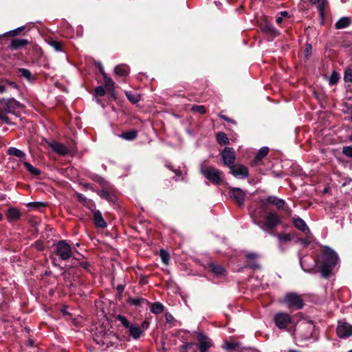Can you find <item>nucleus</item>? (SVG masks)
I'll list each match as a JSON object with an SVG mask.
<instances>
[{
    "instance_id": "1",
    "label": "nucleus",
    "mask_w": 352,
    "mask_h": 352,
    "mask_svg": "<svg viewBox=\"0 0 352 352\" xmlns=\"http://www.w3.org/2000/svg\"><path fill=\"white\" fill-rule=\"evenodd\" d=\"M271 204L280 209L283 208L285 201L274 196H269L265 199H261L259 207L252 212L254 223L264 230H272L281 222L280 216L272 212L270 207Z\"/></svg>"
},
{
    "instance_id": "2",
    "label": "nucleus",
    "mask_w": 352,
    "mask_h": 352,
    "mask_svg": "<svg viewBox=\"0 0 352 352\" xmlns=\"http://www.w3.org/2000/svg\"><path fill=\"white\" fill-rule=\"evenodd\" d=\"M322 258L320 272L323 278H328L338 263V256L331 248L324 246L322 251Z\"/></svg>"
},
{
    "instance_id": "3",
    "label": "nucleus",
    "mask_w": 352,
    "mask_h": 352,
    "mask_svg": "<svg viewBox=\"0 0 352 352\" xmlns=\"http://www.w3.org/2000/svg\"><path fill=\"white\" fill-rule=\"evenodd\" d=\"M1 109H0V120L6 123L10 124V120L8 113L18 116V111L24 108V105L13 98H2L0 100Z\"/></svg>"
},
{
    "instance_id": "4",
    "label": "nucleus",
    "mask_w": 352,
    "mask_h": 352,
    "mask_svg": "<svg viewBox=\"0 0 352 352\" xmlns=\"http://www.w3.org/2000/svg\"><path fill=\"white\" fill-rule=\"evenodd\" d=\"M200 171L205 178L208 179L211 183L214 185H219L222 182L223 173L220 170L212 167L207 166L201 164Z\"/></svg>"
},
{
    "instance_id": "5",
    "label": "nucleus",
    "mask_w": 352,
    "mask_h": 352,
    "mask_svg": "<svg viewBox=\"0 0 352 352\" xmlns=\"http://www.w3.org/2000/svg\"><path fill=\"white\" fill-rule=\"evenodd\" d=\"M54 251L56 256L63 261H67L72 256L71 245L65 240L58 241L54 245Z\"/></svg>"
},
{
    "instance_id": "6",
    "label": "nucleus",
    "mask_w": 352,
    "mask_h": 352,
    "mask_svg": "<svg viewBox=\"0 0 352 352\" xmlns=\"http://www.w3.org/2000/svg\"><path fill=\"white\" fill-rule=\"evenodd\" d=\"M228 196L238 206L241 207L244 206L247 194L245 190L240 188L230 187L228 189Z\"/></svg>"
},
{
    "instance_id": "7",
    "label": "nucleus",
    "mask_w": 352,
    "mask_h": 352,
    "mask_svg": "<svg viewBox=\"0 0 352 352\" xmlns=\"http://www.w3.org/2000/svg\"><path fill=\"white\" fill-rule=\"evenodd\" d=\"M304 234L305 236V238H302L295 232H287V241H292L295 243H300L303 247L307 248L314 241L315 239L310 230L309 233Z\"/></svg>"
},
{
    "instance_id": "8",
    "label": "nucleus",
    "mask_w": 352,
    "mask_h": 352,
    "mask_svg": "<svg viewBox=\"0 0 352 352\" xmlns=\"http://www.w3.org/2000/svg\"><path fill=\"white\" fill-rule=\"evenodd\" d=\"M305 305L300 295L296 293H287V307L296 310L301 309Z\"/></svg>"
},
{
    "instance_id": "9",
    "label": "nucleus",
    "mask_w": 352,
    "mask_h": 352,
    "mask_svg": "<svg viewBox=\"0 0 352 352\" xmlns=\"http://www.w3.org/2000/svg\"><path fill=\"white\" fill-rule=\"evenodd\" d=\"M230 173L238 179H245L249 175L248 168L242 164H233L230 167Z\"/></svg>"
},
{
    "instance_id": "10",
    "label": "nucleus",
    "mask_w": 352,
    "mask_h": 352,
    "mask_svg": "<svg viewBox=\"0 0 352 352\" xmlns=\"http://www.w3.org/2000/svg\"><path fill=\"white\" fill-rule=\"evenodd\" d=\"M337 336L340 338H346L352 336V325L347 322H338L336 328Z\"/></svg>"
},
{
    "instance_id": "11",
    "label": "nucleus",
    "mask_w": 352,
    "mask_h": 352,
    "mask_svg": "<svg viewBox=\"0 0 352 352\" xmlns=\"http://www.w3.org/2000/svg\"><path fill=\"white\" fill-rule=\"evenodd\" d=\"M221 157L224 164L229 168L232 166L235 160V152L232 148L226 147L221 152Z\"/></svg>"
},
{
    "instance_id": "12",
    "label": "nucleus",
    "mask_w": 352,
    "mask_h": 352,
    "mask_svg": "<svg viewBox=\"0 0 352 352\" xmlns=\"http://www.w3.org/2000/svg\"><path fill=\"white\" fill-rule=\"evenodd\" d=\"M197 340L199 343L197 348H199L200 352H206L212 346L211 340L201 332L198 333Z\"/></svg>"
},
{
    "instance_id": "13",
    "label": "nucleus",
    "mask_w": 352,
    "mask_h": 352,
    "mask_svg": "<svg viewBox=\"0 0 352 352\" xmlns=\"http://www.w3.org/2000/svg\"><path fill=\"white\" fill-rule=\"evenodd\" d=\"M49 146L57 154L61 156H65L71 153V151L65 144L57 142H52L49 143Z\"/></svg>"
},
{
    "instance_id": "14",
    "label": "nucleus",
    "mask_w": 352,
    "mask_h": 352,
    "mask_svg": "<svg viewBox=\"0 0 352 352\" xmlns=\"http://www.w3.org/2000/svg\"><path fill=\"white\" fill-rule=\"evenodd\" d=\"M292 224L295 228L298 229L302 233L309 232L310 229L309 228L305 221L298 217L295 216L292 217Z\"/></svg>"
},
{
    "instance_id": "15",
    "label": "nucleus",
    "mask_w": 352,
    "mask_h": 352,
    "mask_svg": "<svg viewBox=\"0 0 352 352\" xmlns=\"http://www.w3.org/2000/svg\"><path fill=\"white\" fill-rule=\"evenodd\" d=\"M30 43L28 39L25 38H14L11 41L9 47L12 50H20Z\"/></svg>"
},
{
    "instance_id": "16",
    "label": "nucleus",
    "mask_w": 352,
    "mask_h": 352,
    "mask_svg": "<svg viewBox=\"0 0 352 352\" xmlns=\"http://www.w3.org/2000/svg\"><path fill=\"white\" fill-rule=\"evenodd\" d=\"M94 224L98 228H104L107 227V223L102 218V213L100 210H94L93 212Z\"/></svg>"
},
{
    "instance_id": "17",
    "label": "nucleus",
    "mask_w": 352,
    "mask_h": 352,
    "mask_svg": "<svg viewBox=\"0 0 352 352\" xmlns=\"http://www.w3.org/2000/svg\"><path fill=\"white\" fill-rule=\"evenodd\" d=\"M128 329L129 335L135 340L140 338L143 333L141 328L136 324H131Z\"/></svg>"
},
{
    "instance_id": "18",
    "label": "nucleus",
    "mask_w": 352,
    "mask_h": 352,
    "mask_svg": "<svg viewBox=\"0 0 352 352\" xmlns=\"http://www.w3.org/2000/svg\"><path fill=\"white\" fill-rule=\"evenodd\" d=\"M274 322L280 329H286V314L278 313L274 316Z\"/></svg>"
},
{
    "instance_id": "19",
    "label": "nucleus",
    "mask_w": 352,
    "mask_h": 352,
    "mask_svg": "<svg viewBox=\"0 0 352 352\" xmlns=\"http://www.w3.org/2000/svg\"><path fill=\"white\" fill-rule=\"evenodd\" d=\"M17 73L20 77L26 79L29 82H33L36 78L35 75H33L28 69L18 68Z\"/></svg>"
},
{
    "instance_id": "20",
    "label": "nucleus",
    "mask_w": 352,
    "mask_h": 352,
    "mask_svg": "<svg viewBox=\"0 0 352 352\" xmlns=\"http://www.w3.org/2000/svg\"><path fill=\"white\" fill-rule=\"evenodd\" d=\"M21 213L20 211L15 208H11L7 212V219L8 221H14L21 217Z\"/></svg>"
},
{
    "instance_id": "21",
    "label": "nucleus",
    "mask_w": 352,
    "mask_h": 352,
    "mask_svg": "<svg viewBox=\"0 0 352 352\" xmlns=\"http://www.w3.org/2000/svg\"><path fill=\"white\" fill-rule=\"evenodd\" d=\"M351 21L350 18L343 16L340 18L335 24V28L337 30L344 29L350 25Z\"/></svg>"
},
{
    "instance_id": "22",
    "label": "nucleus",
    "mask_w": 352,
    "mask_h": 352,
    "mask_svg": "<svg viewBox=\"0 0 352 352\" xmlns=\"http://www.w3.org/2000/svg\"><path fill=\"white\" fill-rule=\"evenodd\" d=\"M197 345L192 342H184L179 346V352H196Z\"/></svg>"
},
{
    "instance_id": "23",
    "label": "nucleus",
    "mask_w": 352,
    "mask_h": 352,
    "mask_svg": "<svg viewBox=\"0 0 352 352\" xmlns=\"http://www.w3.org/2000/svg\"><path fill=\"white\" fill-rule=\"evenodd\" d=\"M98 195L110 203H113L116 200V197L107 190H101L98 191Z\"/></svg>"
},
{
    "instance_id": "24",
    "label": "nucleus",
    "mask_w": 352,
    "mask_h": 352,
    "mask_svg": "<svg viewBox=\"0 0 352 352\" xmlns=\"http://www.w3.org/2000/svg\"><path fill=\"white\" fill-rule=\"evenodd\" d=\"M114 72L116 74L120 76H125L129 73L128 67L125 65H118L115 67Z\"/></svg>"
},
{
    "instance_id": "25",
    "label": "nucleus",
    "mask_w": 352,
    "mask_h": 352,
    "mask_svg": "<svg viewBox=\"0 0 352 352\" xmlns=\"http://www.w3.org/2000/svg\"><path fill=\"white\" fill-rule=\"evenodd\" d=\"M23 165L27 170L33 175L38 176L41 174V170L33 166L31 164L28 162H24Z\"/></svg>"
},
{
    "instance_id": "26",
    "label": "nucleus",
    "mask_w": 352,
    "mask_h": 352,
    "mask_svg": "<svg viewBox=\"0 0 352 352\" xmlns=\"http://www.w3.org/2000/svg\"><path fill=\"white\" fill-rule=\"evenodd\" d=\"M216 138L217 142L220 145H226L229 143V140L227 137V135L223 132H219L216 135Z\"/></svg>"
},
{
    "instance_id": "27",
    "label": "nucleus",
    "mask_w": 352,
    "mask_h": 352,
    "mask_svg": "<svg viewBox=\"0 0 352 352\" xmlns=\"http://www.w3.org/2000/svg\"><path fill=\"white\" fill-rule=\"evenodd\" d=\"M128 302L130 305H134V306H142L144 303L146 305L148 304V302L143 298H130L128 300Z\"/></svg>"
},
{
    "instance_id": "28",
    "label": "nucleus",
    "mask_w": 352,
    "mask_h": 352,
    "mask_svg": "<svg viewBox=\"0 0 352 352\" xmlns=\"http://www.w3.org/2000/svg\"><path fill=\"white\" fill-rule=\"evenodd\" d=\"M120 136L126 140L131 141L135 140L137 138L138 132L135 130L127 131L122 133Z\"/></svg>"
},
{
    "instance_id": "29",
    "label": "nucleus",
    "mask_w": 352,
    "mask_h": 352,
    "mask_svg": "<svg viewBox=\"0 0 352 352\" xmlns=\"http://www.w3.org/2000/svg\"><path fill=\"white\" fill-rule=\"evenodd\" d=\"M163 311H164V305L162 303H160L159 302H156L151 305V311L153 314H159L162 313Z\"/></svg>"
},
{
    "instance_id": "30",
    "label": "nucleus",
    "mask_w": 352,
    "mask_h": 352,
    "mask_svg": "<svg viewBox=\"0 0 352 352\" xmlns=\"http://www.w3.org/2000/svg\"><path fill=\"white\" fill-rule=\"evenodd\" d=\"M269 153V148L267 146L262 147L255 156V161L259 162L263 159Z\"/></svg>"
},
{
    "instance_id": "31",
    "label": "nucleus",
    "mask_w": 352,
    "mask_h": 352,
    "mask_svg": "<svg viewBox=\"0 0 352 352\" xmlns=\"http://www.w3.org/2000/svg\"><path fill=\"white\" fill-rule=\"evenodd\" d=\"M8 154L10 155L16 156L19 158H23L25 157V154L22 151L15 148V147H10L8 150Z\"/></svg>"
},
{
    "instance_id": "32",
    "label": "nucleus",
    "mask_w": 352,
    "mask_h": 352,
    "mask_svg": "<svg viewBox=\"0 0 352 352\" xmlns=\"http://www.w3.org/2000/svg\"><path fill=\"white\" fill-rule=\"evenodd\" d=\"M210 269L212 273L217 275H221L224 272V268L221 265L214 263L210 265Z\"/></svg>"
},
{
    "instance_id": "33",
    "label": "nucleus",
    "mask_w": 352,
    "mask_h": 352,
    "mask_svg": "<svg viewBox=\"0 0 352 352\" xmlns=\"http://www.w3.org/2000/svg\"><path fill=\"white\" fill-rule=\"evenodd\" d=\"M126 96L129 101L132 103H137L140 100V96L138 94H133L131 91H126Z\"/></svg>"
},
{
    "instance_id": "34",
    "label": "nucleus",
    "mask_w": 352,
    "mask_h": 352,
    "mask_svg": "<svg viewBox=\"0 0 352 352\" xmlns=\"http://www.w3.org/2000/svg\"><path fill=\"white\" fill-rule=\"evenodd\" d=\"M278 239V243L280 249L284 250V245L286 243V234L280 233L276 235Z\"/></svg>"
},
{
    "instance_id": "35",
    "label": "nucleus",
    "mask_w": 352,
    "mask_h": 352,
    "mask_svg": "<svg viewBox=\"0 0 352 352\" xmlns=\"http://www.w3.org/2000/svg\"><path fill=\"white\" fill-rule=\"evenodd\" d=\"M263 30L267 34H270L272 37H275L278 35L277 30L272 25L267 24Z\"/></svg>"
},
{
    "instance_id": "36",
    "label": "nucleus",
    "mask_w": 352,
    "mask_h": 352,
    "mask_svg": "<svg viewBox=\"0 0 352 352\" xmlns=\"http://www.w3.org/2000/svg\"><path fill=\"white\" fill-rule=\"evenodd\" d=\"M340 79V75L338 72L333 71L329 77V85H335L338 83Z\"/></svg>"
},
{
    "instance_id": "37",
    "label": "nucleus",
    "mask_w": 352,
    "mask_h": 352,
    "mask_svg": "<svg viewBox=\"0 0 352 352\" xmlns=\"http://www.w3.org/2000/svg\"><path fill=\"white\" fill-rule=\"evenodd\" d=\"M104 87L109 91H111L114 89V82L107 76H104Z\"/></svg>"
},
{
    "instance_id": "38",
    "label": "nucleus",
    "mask_w": 352,
    "mask_h": 352,
    "mask_svg": "<svg viewBox=\"0 0 352 352\" xmlns=\"http://www.w3.org/2000/svg\"><path fill=\"white\" fill-rule=\"evenodd\" d=\"M49 44L52 46L56 51L60 52L62 51V43L56 40H51L49 41Z\"/></svg>"
},
{
    "instance_id": "39",
    "label": "nucleus",
    "mask_w": 352,
    "mask_h": 352,
    "mask_svg": "<svg viewBox=\"0 0 352 352\" xmlns=\"http://www.w3.org/2000/svg\"><path fill=\"white\" fill-rule=\"evenodd\" d=\"M116 320L120 321L123 327H124L126 329H129V327L131 325L130 322L128 321V320L123 316L118 315L116 316Z\"/></svg>"
},
{
    "instance_id": "40",
    "label": "nucleus",
    "mask_w": 352,
    "mask_h": 352,
    "mask_svg": "<svg viewBox=\"0 0 352 352\" xmlns=\"http://www.w3.org/2000/svg\"><path fill=\"white\" fill-rule=\"evenodd\" d=\"M191 110L200 114H204L206 112V107L203 105H194L191 107Z\"/></svg>"
},
{
    "instance_id": "41",
    "label": "nucleus",
    "mask_w": 352,
    "mask_h": 352,
    "mask_svg": "<svg viewBox=\"0 0 352 352\" xmlns=\"http://www.w3.org/2000/svg\"><path fill=\"white\" fill-rule=\"evenodd\" d=\"M160 257L164 263L168 264L169 260L168 254L164 250H161L160 252Z\"/></svg>"
},
{
    "instance_id": "42",
    "label": "nucleus",
    "mask_w": 352,
    "mask_h": 352,
    "mask_svg": "<svg viewBox=\"0 0 352 352\" xmlns=\"http://www.w3.org/2000/svg\"><path fill=\"white\" fill-rule=\"evenodd\" d=\"M342 153L350 158H352V146H346L342 148Z\"/></svg>"
},
{
    "instance_id": "43",
    "label": "nucleus",
    "mask_w": 352,
    "mask_h": 352,
    "mask_svg": "<svg viewBox=\"0 0 352 352\" xmlns=\"http://www.w3.org/2000/svg\"><path fill=\"white\" fill-rule=\"evenodd\" d=\"M28 206L36 209H40L44 208L45 206V204L43 202H30L28 204Z\"/></svg>"
},
{
    "instance_id": "44",
    "label": "nucleus",
    "mask_w": 352,
    "mask_h": 352,
    "mask_svg": "<svg viewBox=\"0 0 352 352\" xmlns=\"http://www.w3.org/2000/svg\"><path fill=\"white\" fill-rule=\"evenodd\" d=\"M96 95L98 96H104L105 95V87L98 86L95 89Z\"/></svg>"
},
{
    "instance_id": "45",
    "label": "nucleus",
    "mask_w": 352,
    "mask_h": 352,
    "mask_svg": "<svg viewBox=\"0 0 352 352\" xmlns=\"http://www.w3.org/2000/svg\"><path fill=\"white\" fill-rule=\"evenodd\" d=\"M238 344L234 342H227L226 344V348L229 350H234L237 348Z\"/></svg>"
},
{
    "instance_id": "46",
    "label": "nucleus",
    "mask_w": 352,
    "mask_h": 352,
    "mask_svg": "<svg viewBox=\"0 0 352 352\" xmlns=\"http://www.w3.org/2000/svg\"><path fill=\"white\" fill-rule=\"evenodd\" d=\"M5 82H6V86H8V90L11 88L16 89H18V88H19L18 85L14 82H10V81L6 80Z\"/></svg>"
},
{
    "instance_id": "47",
    "label": "nucleus",
    "mask_w": 352,
    "mask_h": 352,
    "mask_svg": "<svg viewBox=\"0 0 352 352\" xmlns=\"http://www.w3.org/2000/svg\"><path fill=\"white\" fill-rule=\"evenodd\" d=\"M287 331H290L291 330L289 328L293 327V321H292V317L290 316L289 314H287Z\"/></svg>"
},
{
    "instance_id": "48",
    "label": "nucleus",
    "mask_w": 352,
    "mask_h": 352,
    "mask_svg": "<svg viewBox=\"0 0 352 352\" xmlns=\"http://www.w3.org/2000/svg\"><path fill=\"white\" fill-rule=\"evenodd\" d=\"M19 34V33L18 32L17 30L15 29L14 30H11V31H9V32H6L4 35L5 36H16Z\"/></svg>"
},
{
    "instance_id": "49",
    "label": "nucleus",
    "mask_w": 352,
    "mask_h": 352,
    "mask_svg": "<svg viewBox=\"0 0 352 352\" xmlns=\"http://www.w3.org/2000/svg\"><path fill=\"white\" fill-rule=\"evenodd\" d=\"M165 320L166 322L170 323L174 320V318L170 314L166 313L165 314Z\"/></svg>"
},
{
    "instance_id": "50",
    "label": "nucleus",
    "mask_w": 352,
    "mask_h": 352,
    "mask_svg": "<svg viewBox=\"0 0 352 352\" xmlns=\"http://www.w3.org/2000/svg\"><path fill=\"white\" fill-rule=\"evenodd\" d=\"M8 91V86H6V82L0 83V94L5 93Z\"/></svg>"
},
{
    "instance_id": "51",
    "label": "nucleus",
    "mask_w": 352,
    "mask_h": 352,
    "mask_svg": "<svg viewBox=\"0 0 352 352\" xmlns=\"http://www.w3.org/2000/svg\"><path fill=\"white\" fill-rule=\"evenodd\" d=\"M78 200L82 203H85L87 201V198L82 194L78 193L76 195Z\"/></svg>"
},
{
    "instance_id": "52",
    "label": "nucleus",
    "mask_w": 352,
    "mask_h": 352,
    "mask_svg": "<svg viewBox=\"0 0 352 352\" xmlns=\"http://www.w3.org/2000/svg\"><path fill=\"white\" fill-rule=\"evenodd\" d=\"M149 327V322L148 321H144L142 323V325H141V329L142 331H144L146 329H147Z\"/></svg>"
},
{
    "instance_id": "53",
    "label": "nucleus",
    "mask_w": 352,
    "mask_h": 352,
    "mask_svg": "<svg viewBox=\"0 0 352 352\" xmlns=\"http://www.w3.org/2000/svg\"><path fill=\"white\" fill-rule=\"evenodd\" d=\"M300 169L298 168V166L296 167V170L293 172V170H287V175L289 174H295V175H298L300 174Z\"/></svg>"
},
{
    "instance_id": "54",
    "label": "nucleus",
    "mask_w": 352,
    "mask_h": 352,
    "mask_svg": "<svg viewBox=\"0 0 352 352\" xmlns=\"http://www.w3.org/2000/svg\"><path fill=\"white\" fill-rule=\"evenodd\" d=\"M257 256L256 254L255 253H248L246 254V257L249 259H253Z\"/></svg>"
},
{
    "instance_id": "55",
    "label": "nucleus",
    "mask_w": 352,
    "mask_h": 352,
    "mask_svg": "<svg viewBox=\"0 0 352 352\" xmlns=\"http://www.w3.org/2000/svg\"><path fill=\"white\" fill-rule=\"evenodd\" d=\"M166 166L167 168H170V170H172L173 171H174L175 173H176V175L177 176H179L181 175V171L180 170H174L173 168V167L168 164H166Z\"/></svg>"
},
{
    "instance_id": "56",
    "label": "nucleus",
    "mask_w": 352,
    "mask_h": 352,
    "mask_svg": "<svg viewBox=\"0 0 352 352\" xmlns=\"http://www.w3.org/2000/svg\"><path fill=\"white\" fill-rule=\"evenodd\" d=\"M220 117H221L222 119H223L224 120H226V121L231 122H232L233 124H236L235 121H234V120H232L229 119V118H228L227 116H226L220 115Z\"/></svg>"
},
{
    "instance_id": "57",
    "label": "nucleus",
    "mask_w": 352,
    "mask_h": 352,
    "mask_svg": "<svg viewBox=\"0 0 352 352\" xmlns=\"http://www.w3.org/2000/svg\"><path fill=\"white\" fill-rule=\"evenodd\" d=\"M311 45L307 43L306 45V48H305V51L307 52V54H306L307 56L309 55L308 53L311 51Z\"/></svg>"
},
{
    "instance_id": "58",
    "label": "nucleus",
    "mask_w": 352,
    "mask_h": 352,
    "mask_svg": "<svg viewBox=\"0 0 352 352\" xmlns=\"http://www.w3.org/2000/svg\"><path fill=\"white\" fill-rule=\"evenodd\" d=\"M80 265H81V266H82L83 268H85V269H87V267H88V263H86V262H85V263H80Z\"/></svg>"
},
{
    "instance_id": "59",
    "label": "nucleus",
    "mask_w": 352,
    "mask_h": 352,
    "mask_svg": "<svg viewBox=\"0 0 352 352\" xmlns=\"http://www.w3.org/2000/svg\"><path fill=\"white\" fill-rule=\"evenodd\" d=\"M100 72H101V74L103 75L104 77V76H106V74L104 72V69L102 66H100Z\"/></svg>"
},
{
    "instance_id": "60",
    "label": "nucleus",
    "mask_w": 352,
    "mask_h": 352,
    "mask_svg": "<svg viewBox=\"0 0 352 352\" xmlns=\"http://www.w3.org/2000/svg\"><path fill=\"white\" fill-rule=\"evenodd\" d=\"M292 211L287 207V217H291L292 215Z\"/></svg>"
},
{
    "instance_id": "61",
    "label": "nucleus",
    "mask_w": 352,
    "mask_h": 352,
    "mask_svg": "<svg viewBox=\"0 0 352 352\" xmlns=\"http://www.w3.org/2000/svg\"><path fill=\"white\" fill-rule=\"evenodd\" d=\"M25 29V27L24 26H21L18 28H16L18 32L19 33L20 32H21L22 30H23Z\"/></svg>"
},
{
    "instance_id": "62",
    "label": "nucleus",
    "mask_w": 352,
    "mask_h": 352,
    "mask_svg": "<svg viewBox=\"0 0 352 352\" xmlns=\"http://www.w3.org/2000/svg\"><path fill=\"white\" fill-rule=\"evenodd\" d=\"M118 290L120 292H122L123 290H124V287L121 285L118 286Z\"/></svg>"
},
{
    "instance_id": "63",
    "label": "nucleus",
    "mask_w": 352,
    "mask_h": 352,
    "mask_svg": "<svg viewBox=\"0 0 352 352\" xmlns=\"http://www.w3.org/2000/svg\"><path fill=\"white\" fill-rule=\"evenodd\" d=\"M276 21L277 23H280L283 21V19L281 17H278Z\"/></svg>"
},
{
    "instance_id": "64",
    "label": "nucleus",
    "mask_w": 352,
    "mask_h": 352,
    "mask_svg": "<svg viewBox=\"0 0 352 352\" xmlns=\"http://www.w3.org/2000/svg\"><path fill=\"white\" fill-rule=\"evenodd\" d=\"M289 187L292 188V190L294 191L295 190L296 188L293 186L292 184L289 183Z\"/></svg>"
}]
</instances>
